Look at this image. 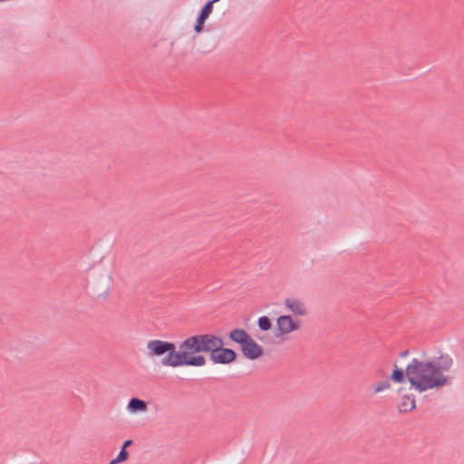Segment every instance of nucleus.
<instances>
[{"label":"nucleus","mask_w":464,"mask_h":464,"mask_svg":"<svg viewBox=\"0 0 464 464\" xmlns=\"http://www.w3.org/2000/svg\"><path fill=\"white\" fill-rule=\"evenodd\" d=\"M130 412L145 411L147 410V403L136 397L131 398L127 405Z\"/></svg>","instance_id":"9d476101"},{"label":"nucleus","mask_w":464,"mask_h":464,"mask_svg":"<svg viewBox=\"0 0 464 464\" xmlns=\"http://www.w3.org/2000/svg\"><path fill=\"white\" fill-rule=\"evenodd\" d=\"M206 19L198 16L196 24L194 25V31L197 34H199L202 31Z\"/></svg>","instance_id":"2eb2a0df"},{"label":"nucleus","mask_w":464,"mask_h":464,"mask_svg":"<svg viewBox=\"0 0 464 464\" xmlns=\"http://www.w3.org/2000/svg\"><path fill=\"white\" fill-rule=\"evenodd\" d=\"M128 458L129 452L126 450L121 449L117 458L111 460L110 464H118L120 462L125 461L126 459H128Z\"/></svg>","instance_id":"4468645a"},{"label":"nucleus","mask_w":464,"mask_h":464,"mask_svg":"<svg viewBox=\"0 0 464 464\" xmlns=\"http://www.w3.org/2000/svg\"><path fill=\"white\" fill-rule=\"evenodd\" d=\"M280 335H285L300 329V320H294L290 315H281L276 319Z\"/></svg>","instance_id":"423d86ee"},{"label":"nucleus","mask_w":464,"mask_h":464,"mask_svg":"<svg viewBox=\"0 0 464 464\" xmlns=\"http://www.w3.org/2000/svg\"><path fill=\"white\" fill-rule=\"evenodd\" d=\"M132 444V440H127L124 443H123V446L121 449H124L126 450L127 447L130 446Z\"/></svg>","instance_id":"dca6fc26"},{"label":"nucleus","mask_w":464,"mask_h":464,"mask_svg":"<svg viewBox=\"0 0 464 464\" xmlns=\"http://www.w3.org/2000/svg\"><path fill=\"white\" fill-rule=\"evenodd\" d=\"M257 325L261 331L266 332L272 328V323L267 316H261L257 320Z\"/></svg>","instance_id":"ddd939ff"},{"label":"nucleus","mask_w":464,"mask_h":464,"mask_svg":"<svg viewBox=\"0 0 464 464\" xmlns=\"http://www.w3.org/2000/svg\"><path fill=\"white\" fill-rule=\"evenodd\" d=\"M221 337L213 334H196L188 337L179 344V349L186 353L187 360L196 359L194 362H185V365L200 367L204 366L207 360L199 353H213Z\"/></svg>","instance_id":"f03ea898"},{"label":"nucleus","mask_w":464,"mask_h":464,"mask_svg":"<svg viewBox=\"0 0 464 464\" xmlns=\"http://www.w3.org/2000/svg\"><path fill=\"white\" fill-rule=\"evenodd\" d=\"M219 0H209L208 1L204 6L202 7L198 16L201 17V18H204V19H208V16L210 15V14L212 13L213 11V5L217 2H218Z\"/></svg>","instance_id":"f8f14e48"},{"label":"nucleus","mask_w":464,"mask_h":464,"mask_svg":"<svg viewBox=\"0 0 464 464\" xmlns=\"http://www.w3.org/2000/svg\"><path fill=\"white\" fill-rule=\"evenodd\" d=\"M453 366V359L448 353H441L433 361H420L413 358L408 364L411 388L421 393L428 390L449 384V378L444 375Z\"/></svg>","instance_id":"f257e3e1"},{"label":"nucleus","mask_w":464,"mask_h":464,"mask_svg":"<svg viewBox=\"0 0 464 464\" xmlns=\"http://www.w3.org/2000/svg\"><path fill=\"white\" fill-rule=\"evenodd\" d=\"M391 388V382L389 379H385L371 387L372 394L380 393Z\"/></svg>","instance_id":"9b49d317"},{"label":"nucleus","mask_w":464,"mask_h":464,"mask_svg":"<svg viewBox=\"0 0 464 464\" xmlns=\"http://www.w3.org/2000/svg\"><path fill=\"white\" fill-rule=\"evenodd\" d=\"M284 304L295 315L304 316L308 314L305 304L299 299L286 298Z\"/></svg>","instance_id":"6e6552de"},{"label":"nucleus","mask_w":464,"mask_h":464,"mask_svg":"<svg viewBox=\"0 0 464 464\" xmlns=\"http://www.w3.org/2000/svg\"><path fill=\"white\" fill-rule=\"evenodd\" d=\"M237 358V353L230 348L224 347V341L221 338L210 354V361L216 364H229Z\"/></svg>","instance_id":"39448f33"},{"label":"nucleus","mask_w":464,"mask_h":464,"mask_svg":"<svg viewBox=\"0 0 464 464\" xmlns=\"http://www.w3.org/2000/svg\"><path fill=\"white\" fill-rule=\"evenodd\" d=\"M415 399L413 396L405 395L402 397L401 401L398 405L400 412L406 413L415 409Z\"/></svg>","instance_id":"1a4fd4ad"},{"label":"nucleus","mask_w":464,"mask_h":464,"mask_svg":"<svg viewBox=\"0 0 464 464\" xmlns=\"http://www.w3.org/2000/svg\"><path fill=\"white\" fill-rule=\"evenodd\" d=\"M231 342L240 345L244 357L249 360H256L264 354V349L244 329L235 328L228 333Z\"/></svg>","instance_id":"20e7f679"},{"label":"nucleus","mask_w":464,"mask_h":464,"mask_svg":"<svg viewBox=\"0 0 464 464\" xmlns=\"http://www.w3.org/2000/svg\"><path fill=\"white\" fill-rule=\"evenodd\" d=\"M408 355H409V350H405V351H402V352H401V353H400V356H401V358H405V357H407Z\"/></svg>","instance_id":"f3484780"},{"label":"nucleus","mask_w":464,"mask_h":464,"mask_svg":"<svg viewBox=\"0 0 464 464\" xmlns=\"http://www.w3.org/2000/svg\"><path fill=\"white\" fill-rule=\"evenodd\" d=\"M411 373L408 369V365L405 369L398 367L397 363L394 362L393 369L389 378L390 382H393L395 383H402L406 380L411 383Z\"/></svg>","instance_id":"0eeeda50"},{"label":"nucleus","mask_w":464,"mask_h":464,"mask_svg":"<svg viewBox=\"0 0 464 464\" xmlns=\"http://www.w3.org/2000/svg\"><path fill=\"white\" fill-rule=\"evenodd\" d=\"M147 348L151 355L161 356L167 353L161 361L164 366L179 367L185 365V362H194L197 361L194 358L187 360L186 353H183V350L180 349L177 352L176 345L170 342L152 340L148 343Z\"/></svg>","instance_id":"7ed1b4c3"}]
</instances>
